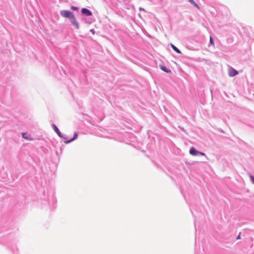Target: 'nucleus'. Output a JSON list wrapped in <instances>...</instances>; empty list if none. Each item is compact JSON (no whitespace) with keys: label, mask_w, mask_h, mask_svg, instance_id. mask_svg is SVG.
Returning a JSON list of instances; mask_svg holds the SVG:
<instances>
[{"label":"nucleus","mask_w":254,"mask_h":254,"mask_svg":"<svg viewBox=\"0 0 254 254\" xmlns=\"http://www.w3.org/2000/svg\"><path fill=\"white\" fill-rule=\"evenodd\" d=\"M61 15L64 17L71 19L74 16L73 13L69 10H62Z\"/></svg>","instance_id":"obj_1"},{"label":"nucleus","mask_w":254,"mask_h":254,"mask_svg":"<svg viewBox=\"0 0 254 254\" xmlns=\"http://www.w3.org/2000/svg\"><path fill=\"white\" fill-rule=\"evenodd\" d=\"M190 153L191 155L194 156H197L198 155H201L202 156H204L205 154L203 152H199L195 149L193 147L190 148Z\"/></svg>","instance_id":"obj_2"},{"label":"nucleus","mask_w":254,"mask_h":254,"mask_svg":"<svg viewBox=\"0 0 254 254\" xmlns=\"http://www.w3.org/2000/svg\"><path fill=\"white\" fill-rule=\"evenodd\" d=\"M229 75L233 77L237 75L238 74V72L232 67H230L228 70Z\"/></svg>","instance_id":"obj_3"},{"label":"nucleus","mask_w":254,"mask_h":254,"mask_svg":"<svg viewBox=\"0 0 254 254\" xmlns=\"http://www.w3.org/2000/svg\"><path fill=\"white\" fill-rule=\"evenodd\" d=\"M72 24L77 28H79V23L76 21L74 16H72L71 19H70Z\"/></svg>","instance_id":"obj_4"},{"label":"nucleus","mask_w":254,"mask_h":254,"mask_svg":"<svg viewBox=\"0 0 254 254\" xmlns=\"http://www.w3.org/2000/svg\"><path fill=\"white\" fill-rule=\"evenodd\" d=\"M22 137L25 138V139H27L29 141L33 140V138L31 137V135L29 134H28L27 133L23 132L22 133Z\"/></svg>","instance_id":"obj_5"},{"label":"nucleus","mask_w":254,"mask_h":254,"mask_svg":"<svg viewBox=\"0 0 254 254\" xmlns=\"http://www.w3.org/2000/svg\"><path fill=\"white\" fill-rule=\"evenodd\" d=\"M81 12L83 14H84L88 16L92 15V12L89 9L86 8H83L81 9Z\"/></svg>","instance_id":"obj_6"},{"label":"nucleus","mask_w":254,"mask_h":254,"mask_svg":"<svg viewBox=\"0 0 254 254\" xmlns=\"http://www.w3.org/2000/svg\"><path fill=\"white\" fill-rule=\"evenodd\" d=\"M77 136H78L77 133L75 132L74 133V135H73V138H71L70 140H68L64 141V143H66V144L70 143V142H71V141H73L74 140H75L77 137Z\"/></svg>","instance_id":"obj_7"},{"label":"nucleus","mask_w":254,"mask_h":254,"mask_svg":"<svg viewBox=\"0 0 254 254\" xmlns=\"http://www.w3.org/2000/svg\"><path fill=\"white\" fill-rule=\"evenodd\" d=\"M53 127H54V130L56 132V133L58 134V135L60 137H62V133L60 132V131L59 130V129H58V128L57 127V126L55 125H53Z\"/></svg>","instance_id":"obj_8"},{"label":"nucleus","mask_w":254,"mask_h":254,"mask_svg":"<svg viewBox=\"0 0 254 254\" xmlns=\"http://www.w3.org/2000/svg\"><path fill=\"white\" fill-rule=\"evenodd\" d=\"M171 46L172 49L177 53L181 54V52L179 49H178L176 46H175L173 44H171Z\"/></svg>","instance_id":"obj_9"},{"label":"nucleus","mask_w":254,"mask_h":254,"mask_svg":"<svg viewBox=\"0 0 254 254\" xmlns=\"http://www.w3.org/2000/svg\"><path fill=\"white\" fill-rule=\"evenodd\" d=\"M161 69L165 71V72H167V73H170L171 72V70L170 69H167L165 66H161L160 67Z\"/></svg>","instance_id":"obj_10"},{"label":"nucleus","mask_w":254,"mask_h":254,"mask_svg":"<svg viewBox=\"0 0 254 254\" xmlns=\"http://www.w3.org/2000/svg\"><path fill=\"white\" fill-rule=\"evenodd\" d=\"M189 1L191 3H192L194 6H195V7H196L197 8H199V7L198 6V5H197V4L193 0H189Z\"/></svg>","instance_id":"obj_11"},{"label":"nucleus","mask_w":254,"mask_h":254,"mask_svg":"<svg viewBox=\"0 0 254 254\" xmlns=\"http://www.w3.org/2000/svg\"><path fill=\"white\" fill-rule=\"evenodd\" d=\"M210 44L213 46H214V43L212 37H210Z\"/></svg>","instance_id":"obj_12"},{"label":"nucleus","mask_w":254,"mask_h":254,"mask_svg":"<svg viewBox=\"0 0 254 254\" xmlns=\"http://www.w3.org/2000/svg\"><path fill=\"white\" fill-rule=\"evenodd\" d=\"M253 183L254 184V176H251L250 177Z\"/></svg>","instance_id":"obj_13"},{"label":"nucleus","mask_w":254,"mask_h":254,"mask_svg":"<svg viewBox=\"0 0 254 254\" xmlns=\"http://www.w3.org/2000/svg\"><path fill=\"white\" fill-rule=\"evenodd\" d=\"M241 239V236H240V233L239 235L238 236V237L237 238V239L239 240V239Z\"/></svg>","instance_id":"obj_14"}]
</instances>
